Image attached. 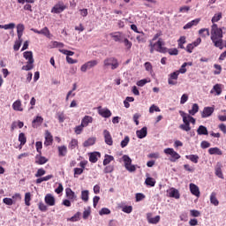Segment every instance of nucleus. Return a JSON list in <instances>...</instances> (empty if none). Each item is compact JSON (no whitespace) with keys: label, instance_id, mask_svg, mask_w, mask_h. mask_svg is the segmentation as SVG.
<instances>
[{"label":"nucleus","instance_id":"nucleus-1","mask_svg":"<svg viewBox=\"0 0 226 226\" xmlns=\"http://www.w3.org/2000/svg\"><path fill=\"white\" fill-rule=\"evenodd\" d=\"M210 40L215 47L220 49V50L223 49V30L219 28L217 24H213L211 26Z\"/></svg>","mask_w":226,"mask_h":226},{"label":"nucleus","instance_id":"nucleus-2","mask_svg":"<svg viewBox=\"0 0 226 226\" xmlns=\"http://www.w3.org/2000/svg\"><path fill=\"white\" fill-rule=\"evenodd\" d=\"M165 41H163V39L159 38L156 42H153V41H149V49H150V54H154V50L156 52H160L161 54H167V48L164 47Z\"/></svg>","mask_w":226,"mask_h":226},{"label":"nucleus","instance_id":"nucleus-3","mask_svg":"<svg viewBox=\"0 0 226 226\" xmlns=\"http://www.w3.org/2000/svg\"><path fill=\"white\" fill-rule=\"evenodd\" d=\"M23 57L26 59V64L23 65L21 70H24L25 72H30V70L34 68V58L33 57V51H25L23 53Z\"/></svg>","mask_w":226,"mask_h":226},{"label":"nucleus","instance_id":"nucleus-4","mask_svg":"<svg viewBox=\"0 0 226 226\" xmlns=\"http://www.w3.org/2000/svg\"><path fill=\"white\" fill-rule=\"evenodd\" d=\"M103 66L104 68L111 66V70H117V68H119V62L114 56L107 57L103 61Z\"/></svg>","mask_w":226,"mask_h":226},{"label":"nucleus","instance_id":"nucleus-5","mask_svg":"<svg viewBox=\"0 0 226 226\" xmlns=\"http://www.w3.org/2000/svg\"><path fill=\"white\" fill-rule=\"evenodd\" d=\"M164 154H170V161L173 162H177V160H179V158H181V155L179 154H177V152H176L174 150V148H165Z\"/></svg>","mask_w":226,"mask_h":226},{"label":"nucleus","instance_id":"nucleus-6","mask_svg":"<svg viewBox=\"0 0 226 226\" xmlns=\"http://www.w3.org/2000/svg\"><path fill=\"white\" fill-rule=\"evenodd\" d=\"M123 160H124V163L126 170H128L129 172H135V170H137V168H135V165H132V158H130V156L124 155Z\"/></svg>","mask_w":226,"mask_h":226},{"label":"nucleus","instance_id":"nucleus-7","mask_svg":"<svg viewBox=\"0 0 226 226\" xmlns=\"http://www.w3.org/2000/svg\"><path fill=\"white\" fill-rule=\"evenodd\" d=\"M66 10V5H64V2H58L56 4L53 6L51 9V13H63V11Z\"/></svg>","mask_w":226,"mask_h":226},{"label":"nucleus","instance_id":"nucleus-8","mask_svg":"<svg viewBox=\"0 0 226 226\" xmlns=\"http://www.w3.org/2000/svg\"><path fill=\"white\" fill-rule=\"evenodd\" d=\"M98 64V61L97 60H91L87 62L86 64H84L80 70L83 72H87V70H91V68H94V66H96Z\"/></svg>","mask_w":226,"mask_h":226},{"label":"nucleus","instance_id":"nucleus-9","mask_svg":"<svg viewBox=\"0 0 226 226\" xmlns=\"http://www.w3.org/2000/svg\"><path fill=\"white\" fill-rule=\"evenodd\" d=\"M103 137H104V142L107 144V146H113L114 139H112V135L110 134V132L108 130L103 131Z\"/></svg>","mask_w":226,"mask_h":226},{"label":"nucleus","instance_id":"nucleus-10","mask_svg":"<svg viewBox=\"0 0 226 226\" xmlns=\"http://www.w3.org/2000/svg\"><path fill=\"white\" fill-rule=\"evenodd\" d=\"M31 31H33V33H35L36 34H43V36H46V38H50V30H49V27L47 26H45L41 30L31 28Z\"/></svg>","mask_w":226,"mask_h":226},{"label":"nucleus","instance_id":"nucleus-11","mask_svg":"<svg viewBox=\"0 0 226 226\" xmlns=\"http://www.w3.org/2000/svg\"><path fill=\"white\" fill-rule=\"evenodd\" d=\"M178 77H179V72L176 71L172 72L170 75V78L168 79V84H170V86H176V84H177V81H175V80H177Z\"/></svg>","mask_w":226,"mask_h":226},{"label":"nucleus","instance_id":"nucleus-12","mask_svg":"<svg viewBox=\"0 0 226 226\" xmlns=\"http://www.w3.org/2000/svg\"><path fill=\"white\" fill-rule=\"evenodd\" d=\"M65 195L71 202H75L77 200V195L75 194V192L72 190V188H66L65 189Z\"/></svg>","mask_w":226,"mask_h":226},{"label":"nucleus","instance_id":"nucleus-13","mask_svg":"<svg viewBox=\"0 0 226 226\" xmlns=\"http://www.w3.org/2000/svg\"><path fill=\"white\" fill-rule=\"evenodd\" d=\"M213 112H215V108L213 107H205L201 113V117L206 118L213 116Z\"/></svg>","mask_w":226,"mask_h":226},{"label":"nucleus","instance_id":"nucleus-14","mask_svg":"<svg viewBox=\"0 0 226 226\" xmlns=\"http://www.w3.org/2000/svg\"><path fill=\"white\" fill-rule=\"evenodd\" d=\"M44 202L48 205V206H56V198H54V196L50 193L46 194L45 198H44Z\"/></svg>","mask_w":226,"mask_h":226},{"label":"nucleus","instance_id":"nucleus-15","mask_svg":"<svg viewBox=\"0 0 226 226\" xmlns=\"http://www.w3.org/2000/svg\"><path fill=\"white\" fill-rule=\"evenodd\" d=\"M98 114L102 116V117H110L112 116V112L109 111V109H102V107L98 108Z\"/></svg>","mask_w":226,"mask_h":226},{"label":"nucleus","instance_id":"nucleus-16","mask_svg":"<svg viewBox=\"0 0 226 226\" xmlns=\"http://www.w3.org/2000/svg\"><path fill=\"white\" fill-rule=\"evenodd\" d=\"M109 36L114 40V41H123V33L121 32H113L109 34Z\"/></svg>","mask_w":226,"mask_h":226},{"label":"nucleus","instance_id":"nucleus-17","mask_svg":"<svg viewBox=\"0 0 226 226\" xmlns=\"http://www.w3.org/2000/svg\"><path fill=\"white\" fill-rule=\"evenodd\" d=\"M189 188L192 195H195V197H200V191L199 190V186H197V185L190 184Z\"/></svg>","mask_w":226,"mask_h":226},{"label":"nucleus","instance_id":"nucleus-18","mask_svg":"<svg viewBox=\"0 0 226 226\" xmlns=\"http://www.w3.org/2000/svg\"><path fill=\"white\" fill-rule=\"evenodd\" d=\"M160 219H161L160 215H156L155 217H153V214H147L148 223L156 225V223L160 222Z\"/></svg>","mask_w":226,"mask_h":226},{"label":"nucleus","instance_id":"nucleus-19","mask_svg":"<svg viewBox=\"0 0 226 226\" xmlns=\"http://www.w3.org/2000/svg\"><path fill=\"white\" fill-rule=\"evenodd\" d=\"M223 166L222 165V163L217 162L215 170V176H217V177H219L220 179H223V172L222 171V168Z\"/></svg>","mask_w":226,"mask_h":226},{"label":"nucleus","instance_id":"nucleus-20","mask_svg":"<svg viewBox=\"0 0 226 226\" xmlns=\"http://www.w3.org/2000/svg\"><path fill=\"white\" fill-rule=\"evenodd\" d=\"M52 142H54V138L52 137V134L50 133V132L46 131L44 144L46 146H51Z\"/></svg>","mask_w":226,"mask_h":226},{"label":"nucleus","instance_id":"nucleus-21","mask_svg":"<svg viewBox=\"0 0 226 226\" xmlns=\"http://www.w3.org/2000/svg\"><path fill=\"white\" fill-rule=\"evenodd\" d=\"M138 139H144L147 137V127H143L140 130L136 132Z\"/></svg>","mask_w":226,"mask_h":226},{"label":"nucleus","instance_id":"nucleus-22","mask_svg":"<svg viewBox=\"0 0 226 226\" xmlns=\"http://www.w3.org/2000/svg\"><path fill=\"white\" fill-rule=\"evenodd\" d=\"M49 162V159L45 156H41V154H39V155H36V161L35 163L38 165H45Z\"/></svg>","mask_w":226,"mask_h":226},{"label":"nucleus","instance_id":"nucleus-23","mask_svg":"<svg viewBox=\"0 0 226 226\" xmlns=\"http://www.w3.org/2000/svg\"><path fill=\"white\" fill-rule=\"evenodd\" d=\"M43 124V117H36L33 122H32V126L34 128H38V126H41V124Z\"/></svg>","mask_w":226,"mask_h":226},{"label":"nucleus","instance_id":"nucleus-24","mask_svg":"<svg viewBox=\"0 0 226 226\" xmlns=\"http://www.w3.org/2000/svg\"><path fill=\"white\" fill-rule=\"evenodd\" d=\"M217 193L215 192H211L210 194V203L213 204V206H219L220 201L218 200V198H216Z\"/></svg>","mask_w":226,"mask_h":226},{"label":"nucleus","instance_id":"nucleus-25","mask_svg":"<svg viewBox=\"0 0 226 226\" xmlns=\"http://www.w3.org/2000/svg\"><path fill=\"white\" fill-rule=\"evenodd\" d=\"M25 29H26V26H24V24H18L17 25L18 40H20V38H22Z\"/></svg>","mask_w":226,"mask_h":226},{"label":"nucleus","instance_id":"nucleus-26","mask_svg":"<svg viewBox=\"0 0 226 226\" xmlns=\"http://www.w3.org/2000/svg\"><path fill=\"white\" fill-rule=\"evenodd\" d=\"M210 93L213 94V93H215L216 96H220L222 94V85L220 84H215L213 87V89L210 91Z\"/></svg>","mask_w":226,"mask_h":226},{"label":"nucleus","instance_id":"nucleus-27","mask_svg":"<svg viewBox=\"0 0 226 226\" xmlns=\"http://www.w3.org/2000/svg\"><path fill=\"white\" fill-rule=\"evenodd\" d=\"M93 123V117L90 116H85L83 119L81 120V124L86 128V126H88L89 124Z\"/></svg>","mask_w":226,"mask_h":226},{"label":"nucleus","instance_id":"nucleus-28","mask_svg":"<svg viewBox=\"0 0 226 226\" xmlns=\"http://www.w3.org/2000/svg\"><path fill=\"white\" fill-rule=\"evenodd\" d=\"M12 109L18 112H22V110H24V109H22V102L19 100L13 102Z\"/></svg>","mask_w":226,"mask_h":226},{"label":"nucleus","instance_id":"nucleus-29","mask_svg":"<svg viewBox=\"0 0 226 226\" xmlns=\"http://www.w3.org/2000/svg\"><path fill=\"white\" fill-rule=\"evenodd\" d=\"M198 135H209V132H207V128L204 125H200L197 129Z\"/></svg>","mask_w":226,"mask_h":226},{"label":"nucleus","instance_id":"nucleus-30","mask_svg":"<svg viewBox=\"0 0 226 226\" xmlns=\"http://www.w3.org/2000/svg\"><path fill=\"white\" fill-rule=\"evenodd\" d=\"M169 196L173 197V199H179L180 197L179 191H177L175 188H171L169 192Z\"/></svg>","mask_w":226,"mask_h":226},{"label":"nucleus","instance_id":"nucleus-31","mask_svg":"<svg viewBox=\"0 0 226 226\" xmlns=\"http://www.w3.org/2000/svg\"><path fill=\"white\" fill-rule=\"evenodd\" d=\"M19 142H20V146H26V143L27 142V138L26 137V134L24 132H20L19 134Z\"/></svg>","mask_w":226,"mask_h":226},{"label":"nucleus","instance_id":"nucleus-32","mask_svg":"<svg viewBox=\"0 0 226 226\" xmlns=\"http://www.w3.org/2000/svg\"><path fill=\"white\" fill-rule=\"evenodd\" d=\"M208 153H209V154H219V156H222V154H223L222 150H220V148H218V147H211V148H209L208 149Z\"/></svg>","mask_w":226,"mask_h":226},{"label":"nucleus","instance_id":"nucleus-33","mask_svg":"<svg viewBox=\"0 0 226 226\" xmlns=\"http://www.w3.org/2000/svg\"><path fill=\"white\" fill-rule=\"evenodd\" d=\"M145 185H147V186H154V185H156V180H154V178L148 177L146 178L145 180Z\"/></svg>","mask_w":226,"mask_h":226},{"label":"nucleus","instance_id":"nucleus-34","mask_svg":"<svg viewBox=\"0 0 226 226\" xmlns=\"http://www.w3.org/2000/svg\"><path fill=\"white\" fill-rule=\"evenodd\" d=\"M96 142V139L94 138H89L87 140H86L83 143L84 147H89V146H94V143Z\"/></svg>","mask_w":226,"mask_h":226},{"label":"nucleus","instance_id":"nucleus-35","mask_svg":"<svg viewBox=\"0 0 226 226\" xmlns=\"http://www.w3.org/2000/svg\"><path fill=\"white\" fill-rule=\"evenodd\" d=\"M68 153V148H66V146H61L58 147V155L59 156H64Z\"/></svg>","mask_w":226,"mask_h":226},{"label":"nucleus","instance_id":"nucleus-36","mask_svg":"<svg viewBox=\"0 0 226 226\" xmlns=\"http://www.w3.org/2000/svg\"><path fill=\"white\" fill-rule=\"evenodd\" d=\"M199 34L201 36V38H206L207 36H209V29L208 28H201L199 30Z\"/></svg>","mask_w":226,"mask_h":226},{"label":"nucleus","instance_id":"nucleus-37","mask_svg":"<svg viewBox=\"0 0 226 226\" xmlns=\"http://www.w3.org/2000/svg\"><path fill=\"white\" fill-rule=\"evenodd\" d=\"M185 158L187 160H190V162H192V163H199V155L190 154V155H186Z\"/></svg>","mask_w":226,"mask_h":226},{"label":"nucleus","instance_id":"nucleus-38","mask_svg":"<svg viewBox=\"0 0 226 226\" xmlns=\"http://www.w3.org/2000/svg\"><path fill=\"white\" fill-rule=\"evenodd\" d=\"M81 200L87 202L89 200V191L85 190L81 192Z\"/></svg>","mask_w":226,"mask_h":226},{"label":"nucleus","instance_id":"nucleus-39","mask_svg":"<svg viewBox=\"0 0 226 226\" xmlns=\"http://www.w3.org/2000/svg\"><path fill=\"white\" fill-rule=\"evenodd\" d=\"M110 162H114V156L105 154L104 160H103V165L107 166V165H109V163H110Z\"/></svg>","mask_w":226,"mask_h":226},{"label":"nucleus","instance_id":"nucleus-40","mask_svg":"<svg viewBox=\"0 0 226 226\" xmlns=\"http://www.w3.org/2000/svg\"><path fill=\"white\" fill-rule=\"evenodd\" d=\"M177 43H178V49H185V43H186V37L181 36L177 41Z\"/></svg>","mask_w":226,"mask_h":226},{"label":"nucleus","instance_id":"nucleus-41","mask_svg":"<svg viewBox=\"0 0 226 226\" xmlns=\"http://www.w3.org/2000/svg\"><path fill=\"white\" fill-rule=\"evenodd\" d=\"M122 211L124 213H127V215H130L133 211V207L132 206H120Z\"/></svg>","mask_w":226,"mask_h":226},{"label":"nucleus","instance_id":"nucleus-42","mask_svg":"<svg viewBox=\"0 0 226 226\" xmlns=\"http://www.w3.org/2000/svg\"><path fill=\"white\" fill-rule=\"evenodd\" d=\"M219 20H222V12L215 14L211 19V22L212 24H216V22H219Z\"/></svg>","mask_w":226,"mask_h":226},{"label":"nucleus","instance_id":"nucleus-43","mask_svg":"<svg viewBox=\"0 0 226 226\" xmlns=\"http://www.w3.org/2000/svg\"><path fill=\"white\" fill-rule=\"evenodd\" d=\"M77 146H79V140L72 139L69 143V149L73 150L77 147Z\"/></svg>","mask_w":226,"mask_h":226},{"label":"nucleus","instance_id":"nucleus-44","mask_svg":"<svg viewBox=\"0 0 226 226\" xmlns=\"http://www.w3.org/2000/svg\"><path fill=\"white\" fill-rule=\"evenodd\" d=\"M197 112H199V104L194 103L192 109L189 110V114H191V116H195Z\"/></svg>","mask_w":226,"mask_h":226},{"label":"nucleus","instance_id":"nucleus-45","mask_svg":"<svg viewBox=\"0 0 226 226\" xmlns=\"http://www.w3.org/2000/svg\"><path fill=\"white\" fill-rule=\"evenodd\" d=\"M97 154H98V153L90 154L89 162H91V163H96V162H98Z\"/></svg>","mask_w":226,"mask_h":226},{"label":"nucleus","instance_id":"nucleus-46","mask_svg":"<svg viewBox=\"0 0 226 226\" xmlns=\"http://www.w3.org/2000/svg\"><path fill=\"white\" fill-rule=\"evenodd\" d=\"M38 208L42 212L45 213L49 210V207H47V205H45V203L43 202H39L38 203Z\"/></svg>","mask_w":226,"mask_h":226},{"label":"nucleus","instance_id":"nucleus-47","mask_svg":"<svg viewBox=\"0 0 226 226\" xmlns=\"http://www.w3.org/2000/svg\"><path fill=\"white\" fill-rule=\"evenodd\" d=\"M0 29H15V23H10L7 25H0Z\"/></svg>","mask_w":226,"mask_h":226},{"label":"nucleus","instance_id":"nucleus-48","mask_svg":"<svg viewBox=\"0 0 226 226\" xmlns=\"http://www.w3.org/2000/svg\"><path fill=\"white\" fill-rule=\"evenodd\" d=\"M122 41L124 42V45L127 49V50H130V49H132L133 44L132 43V41H130V40L124 38V40H122Z\"/></svg>","mask_w":226,"mask_h":226},{"label":"nucleus","instance_id":"nucleus-49","mask_svg":"<svg viewBox=\"0 0 226 226\" xmlns=\"http://www.w3.org/2000/svg\"><path fill=\"white\" fill-rule=\"evenodd\" d=\"M180 115L183 117V123L184 124H190V119L188 118V115L186 113L180 111Z\"/></svg>","mask_w":226,"mask_h":226},{"label":"nucleus","instance_id":"nucleus-50","mask_svg":"<svg viewBox=\"0 0 226 226\" xmlns=\"http://www.w3.org/2000/svg\"><path fill=\"white\" fill-rule=\"evenodd\" d=\"M56 117L59 123H64V119H66V117L64 116V112L56 113Z\"/></svg>","mask_w":226,"mask_h":226},{"label":"nucleus","instance_id":"nucleus-51","mask_svg":"<svg viewBox=\"0 0 226 226\" xmlns=\"http://www.w3.org/2000/svg\"><path fill=\"white\" fill-rule=\"evenodd\" d=\"M25 204L26 206H31V192L25 194Z\"/></svg>","mask_w":226,"mask_h":226},{"label":"nucleus","instance_id":"nucleus-52","mask_svg":"<svg viewBox=\"0 0 226 226\" xmlns=\"http://www.w3.org/2000/svg\"><path fill=\"white\" fill-rule=\"evenodd\" d=\"M179 128H180V130H183L184 132H190V130H192L190 124H182L179 125Z\"/></svg>","mask_w":226,"mask_h":226},{"label":"nucleus","instance_id":"nucleus-53","mask_svg":"<svg viewBox=\"0 0 226 226\" xmlns=\"http://www.w3.org/2000/svg\"><path fill=\"white\" fill-rule=\"evenodd\" d=\"M84 126L81 124L80 125H78L74 128V132L76 135H80V133H82L83 130H84Z\"/></svg>","mask_w":226,"mask_h":226},{"label":"nucleus","instance_id":"nucleus-54","mask_svg":"<svg viewBox=\"0 0 226 226\" xmlns=\"http://www.w3.org/2000/svg\"><path fill=\"white\" fill-rule=\"evenodd\" d=\"M130 143V137L125 136L124 139L121 141V147H126V146H128V144Z\"/></svg>","mask_w":226,"mask_h":226},{"label":"nucleus","instance_id":"nucleus-55","mask_svg":"<svg viewBox=\"0 0 226 226\" xmlns=\"http://www.w3.org/2000/svg\"><path fill=\"white\" fill-rule=\"evenodd\" d=\"M81 215L82 214L80 212L76 213L72 217L70 218V222H79Z\"/></svg>","mask_w":226,"mask_h":226},{"label":"nucleus","instance_id":"nucleus-56","mask_svg":"<svg viewBox=\"0 0 226 226\" xmlns=\"http://www.w3.org/2000/svg\"><path fill=\"white\" fill-rule=\"evenodd\" d=\"M45 174H47V171H45L43 168H41L35 173V177H41V176H45Z\"/></svg>","mask_w":226,"mask_h":226},{"label":"nucleus","instance_id":"nucleus-57","mask_svg":"<svg viewBox=\"0 0 226 226\" xmlns=\"http://www.w3.org/2000/svg\"><path fill=\"white\" fill-rule=\"evenodd\" d=\"M154 112H161V109L158 106L153 104L150 108H149V113L153 114Z\"/></svg>","mask_w":226,"mask_h":226},{"label":"nucleus","instance_id":"nucleus-58","mask_svg":"<svg viewBox=\"0 0 226 226\" xmlns=\"http://www.w3.org/2000/svg\"><path fill=\"white\" fill-rule=\"evenodd\" d=\"M35 147L37 153H39V154H41V149L43 147V144L41 143V141H37L35 143Z\"/></svg>","mask_w":226,"mask_h":226},{"label":"nucleus","instance_id":"nucleus-59","mask_svg":"<svg viewBox=\"0 0 226 226\" xmlns=\"http://www.w3.org/2000/svg\"><path fill=\"white\" fill-rule=\"evenodd\" d=\"M114 172V166L109 165L104 168V174H110Z\"/></svg>","mask_w":226,"mask_h":226},{"label":"nucleus","instance_id":"nucleus-60","mask_svg":"<svg viewBox=\"0 0 226 226\" xmlns=\"http://www.w3.org/2000/svg\"><path fill=\"white\" fill-rule=\"evenodd\" d=\"M195 45L193 43H189L186 48L185 50L186 52H188L189 54H192V52H193V49H195Z\"/></svg>","mask_w":226,"mask_h":226},{"label":"nucleus","instance_id":"nucleus-61","mask_svg":"<svg viewBox=\"0 0 226 226\" xmlns=\"http://www.w3.org/2000/svg\"><path fill=\"white\" fill-rule=\"evenodd\" d=\"M99 215L101 216H103V215H110V209L107 208V207H103L100 210Z\"/></svg>","mask_w":226,"mask_h":226},{"label":"nucleus","instance_id":"nucleus-62","mask_svg":"<svg viewBox=\"0 0 226 226\" xmlns=\"http://www.w3.org/2000/svg\"><path fill=\"white\" fill-rule=\"evenodd\" d=\"M22 38L19 39L18 41L15 42L13 49L14 50L17 52V50H19L20 49V45H22Z\"/></svg>","mask_w":226,"mask_h":226},{"label":"nucleus","instance_id":"nucleus-63","mask_svg":"<svg viewBox=\"0 0 226 226\" xmlns=\"http://www.w3.org/2000/svg\"><path fill=\"white\" fill-rule=\"evenodd\" d=\"M3 202L6 204V206H13V200L11 198H4Z\"/></svg>","mask_w":226,"mask_h":226},{"label":"nucleus","instance_id":"nucleus-64","mask_svg":"<svg viewBox=\"0 0 226 226\" xmlns=\"http://www.w3.org/2000/svg\"><path fill=\"white\" fill-rule=\"evenodd\" d=\"M191 216H193L194 218H198V216H200V212L199 210H190Z\"/></svg>","mask_w":226,"mask_h":226}]
</instances>
